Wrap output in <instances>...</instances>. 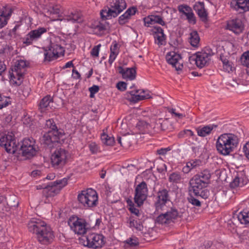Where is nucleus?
Returning a JSON list of instances; mask_svg holds the SVG:
<instances>
[{
  "label": "nucleus",
  "mask_w": 249,
  "mask_h": 249,
  "mask_svg": "<svg viewBox=\"0 0 249 249\" xmlns=\"http://www.w3.org/2000/svg\"><path fill=\"white\" fill-rule=\"evenodd\" d=\"M238 220L241 224L247 225L249 224V212H241L237 215Z\"/></svg>",
  "instance_id": "nucleus-34"
},
{
  "label": "nucleus",
  "mask_w": 249,
  "mask_h": 249,
  "mask_svg": "<svg viewBox=\"0 0 249 249\" xmlns=\"http://www.w3.org/2000/svg\"><path fill=\"white\" fill-rule=\"evenodd\" d=\"M186 18L189 22L196 23V18L192 10L189 14H187Z\"/></svg>",
  "instance_id": "nucleus-56"
},
{
  "label": "nucleus",
  "mask_w": 249,
  "mask_h": 249,
  "mask_svg": "<svg viewBox=\"0 0 249 249\" xmlns=\"http://www.w3.org/2000/svg\"><path fill=\"white\" fill-rule=\"evenodd\" d=\"M169 201V191L166 189L159 190L157 193V200L155 203L156 210H163L165 204Z\"/></svg>",
  "instance_id": "nucleus-20"
},
{
  "label": "nucleus",
  "mask_w": 249,
  "mask_h": 249,
  "mask_svg": "<svg viewBox=\"0 0 249 249\" xmlns=\"http://www.w3.org/2000/svg\"><path fill=\"white\" fill-rule=\"evenodd\" d=\"M130 17L128 16V14L124 13L123 15H121L119 18V23L120 24L123 25L127 22L128 19Z\"/></svg>",
  "instance_id": "nucleus-49"
},
{
  "label": "nucleus",
  "mask_w": 249,
  "mask_h": 249,
  "mask_svg": "<svg viewBox=\"0 0 249 249\" xmlns=\"http://www.w3.org/2000/svg\"><path fill=\"white\" fill-rule=\"evenodd\" d=\"M150 21H153V24L158 23L162 26H164L165 25V22L160 16L150 15Z\"/></svg>",
  "instance_id": "nucleus-40"
},
{
  "label": "nucleus",
  "mask_w": 249,
  "mask_h": 249,
  "mask_svg": "<svg viewBox=\"0 0 249 249\" xmlns=\"http://www.w3.org/2000/svg\"><path fill=\"white\" fill-rule=\"evenodd\" d=\"M27 64L25 61L19 60L16 61L13 68L12 69V72L10 74L11 77L17 79L19 82L16 81V83L19 85L23 79V76L26 72Z\"/></svg>",
  "instance_id": "nucleus-10"
},
{
  "label": "nucleus",
  "mask_w": 249,
  "mask_h": 249,
  "mask_svg": "<svg viewBox=\"0 0 249 249\" xmlns=\"http://www.w3.org/2000/svg\"><path fill=\"white\" fill-rule=\"evenodd\" d=\"M226 28L235 34L241 33L244 28V25L239 18H235L227 21Z\"/></svg>",
  "instance_id": "nucleus-22"
},
{
  "label": "nucleus",
  "mask_w": 249,
  "mask_h": 249,
  "mask_svg": "<svg viewBox=\"0 0 249 249\" xmlns=\"http://www.w3.org/2000/svg\"><path fill=\"white\" fill-rule=\"evenodd\" d=\"M207 185L203 181L193 177L189 182V192L191 195L193 194L195 196H197L199 192L206 187Z\"/></svg>",
  "instance_id": "nucleus-21"
},
{
  "label": "nucleus",
  "mask_w": 249,
  "mask_h": 249,
  "mask_svg": "<svg viewBox=\"0 0 249 249\" xmlns=\"http://www.w3.org/2000/svg\"><path fill=\"white\" fill-rule=\"evenodd\" d=\"M64 49L60 44L51 42L49 50L45 53V60L50 61L57 58L60 55H64Z\"/></svg>",
  "instance_id": "nucleus-13"
},
{
  "label": "nucleus",
  "mask_w": 249,
  "mask_h": 249,
  "mask_svg": "<svg viewBox=\"0 0 249 249\" xmlns=\"http://www.w3.org/2000/svg\"><path fill=\"white\" fill-rule=\"evenodd\" d=\"M63 135V130L48 132L43 135L41 141L44 144L52 147L53 146L52 144L53 143L58 142Z\"/></svg>",
  "instance_id": "nucleus-18"
},
{
  "label": "nucleus",
  "mask_w": 249,
  "mask_h": 249,
  "mask_svg": "<svg viewBox=\"0 0 249 249\" xmlns=\"http://www.w3.org/2000/svg\"><path fill=\"white\" fill-rule=\"evenodd\" d=\"M18 142L14 135L8 133L0 138V146L3 147L6 151L10 154H14L18 149Z\"/></svg>",
  "instance_id": "nucleus-7"
},
{
  "label": "nucleus",
  "mask_w": 249,
  "mask_h": 249,
  "mask_svg": "<svg viewBox=\"0 0 249 249\" xmlns=\"http://www.w3.org/2000/svg\"><path fill=\"white\" fill-rule=\"evenodd\" d=\"M29 230L36 233L37 240L42 244L51 242L54 237L51 228L43 221L31 222L29 225Z\"/></svg>",
  "instance_id": "nucleus-2"
},
{
  "label": "nucleus",
  "mask_w": 249,
  "mask_h": 249,
  "mask_svg": "<svg viewBox=\"0 0 249 249\" xmlns=\"http://www.w3.org/2000/svg\"><path fill=\"white\" fill-rule=\"evenodd\" d=\"M186 137L192 138V139H194V138L195 136L194 132L190 129H186Z\"/></svg>",
  "instance_id": "nucleus-64"
},
{
  "label": "nucleus",
  "mask_w": 249,
  "mask_h": 249,
  "mask_svg": "<svg viewBox=\"0 0 249 249\" xmlns=\"http://www.w3.org/2000/svg\"><path fill=\"white\" fill-rule=\"evenodd\" d=\"M101 139L103 143L107 145H113L115 141L113 137H109L107 134L103 133L101 136Z\"/></svg>",
  "instance_id": "nucleus-35"
},
{
  "label": "nucleus",
  "mask_w": 249,
  "mask_h": 249,
  "mask_svg": "<svg viewBox=\"0 0 249 249\" xmlns=\"http://www.w3.org/2000/svg\"><path fill=\"white\" fill-rule=\"evenodd\" d=\"M201 161L199 160H192L188 162L187 165L189 167H190L192 169L199 165Z\"/></svg>",
  "instance_id": "nucleus-52"
},
{
  "label": "nucleus",
  "mask_w": 249,
  "mask_h": 249,
  "mask_svg": "<svg viewBox=\"0 0 249 249\" xmlns=\"http://www.w3.org/2000/svg\"><path fill=\"white\" fill-rule=\"evenodd\" d=\"M231 7L234 10L240 13L249 11V0H232L231 2Z\"/></svg>",
  "instance_id": "nucleus-23"
},
{
  "label": "nucleus",
  "mask_w": 249,
  "mask_h": 249,
  "mask_svg": "<svg viewBox=\"0 0 249 249\" xmlns=\"http://www.w3.org/2000/svg\"><path fill=\"white\" fill-rule=\"evenodd\" d=\"M131 213L134 214L135 215L138 216L140 214L139 210L136 208L134 205L130 206L129 209Z\"/></svg>",
  "instance_id": "nucleus-59"
},
{
  "label": "nucleus",
  "mask_w": 249,
  "mask_h": 249,
  "mask_svg": "<svg viewBox=\"0 0 249 249\" xmlns=\"http://www.w3.org/2000/svg\"><path fill=\"white\" fill-rule=\"evenodd\" d=\"M46 126L51 129V130L49 131L48 132H52V131H61L62 130H59L57 129V126H56V124L54 123V121L53 119H49L48 120L46 121Z\"/></svg>",
  "instance_id": "nucleus-41"
},
{
  "label": "nucleus",
  "mask_w": 249,
  "mask_h": 249,
  "mask_svg": "<svg viewBox=\"0 0 249 249\" xmlns=\"http://www.w3.org/2000/svg\"><path fill=\"white\" fill-rule=\"evenodd\" d=\"M243 151L247 158L249 160V142H247L243 147Z\"/></svg>",
  "instance_id": "nucleus-61"
},
{
  "label": "nucleus",
  "mask_w": 249,
  "mask_h": 249,
  "mask_svg": "<svg viewBox=\"0 0 249 249\" xmlns=\"http://www.w3.org/2000/svg\"><path fill=\"white\" fill-rule=\"evenodd\" d=\"M126 7L124 0H112L107 9H103L100 12L102 20L117 17Z\"/></svg>",
  "instance_id": "nucleus-3"
},
{
  "label": "nucleus",
  "mask_w": 249,
  "mask_h": 249,
  "mask_svg": "<svg viewBox=\"0 0 249 249\" xmlns=\"http://www.w3.org/2000/svg\"><path fill=\"white\" fill-rule=\"evenodd\" d=\"M167 62L174 67L176 71H181L183 67V61L180 54L175 52H170L166 55Z\"/></svg>",
  "instance_id": "nucleus-16"
},
{
  "label": "nucleus",
  "mask_w": 249,
  "mask_h": 249,
  "mask_svg": "<svg viewBox=\"0 0 249 249\" xmlns=\"http://www.w3.org/2000/svg\"><path fill=\"white\" fill-rule=\"evenodd\" d=\"M171 148L168 147L167 148H161L157 150V153L159 155H164L167 153V152L171 150Z\"/></svg>",
  "instance_id": "nucleus-58"
},
{
  "label": "nucleus",
  "mask_w": 249,
  "mask_h": 249,
  "mask_svg": "<svg viewBox=\"0 0 249 249\" xmlns=\"http://www.w3.org/2000/svg\"><path fill=\"white\" fill-rule=\"evenodd\" d=\"M101 47V45L99 44L96 46H94L91 51V54L93 56L97 57L99 55V48Z\"/></svg>",
  "instance_id": "nucleus-55"
},
{
  "label": "nucleus",
  "mask_w": 249,
  "mask_h": 249,
  "mask_svg": "<svg viewBox=\"0 0 249 249\" xmlns=\"http://www.w3.org/2000/svg\"><path fill=\"white\" fill-rule=\"evenodd\" d=\"M48 187V185L47 186L38 185V186H36V189L40 190V189H43L44 190L43 191V194L44 195H45V196L46 197H47V196L48 195V190H46V187Z\"/></svg>",
  "instance_id": "nucleus-63"
},
{
  "label": "nucleus",
  "mask_w": 249,
  "mask_h": 249,
  "mask_svg": "<svg viewBox=\"0 0 249 249\" xmlns=\"http://www.w3.org/2000/svg\"><path fill=\"white\" fill-rule=\"evenodd\" d=\"M211 175L210 171L208 170H204L200 173L196 175L194 177L198 179L203 181L204 183L207 185L211 178Z\"/></svg>",
  "instance_id": "nucleus-28"
},
{
  "label": "nucleus",
  "mask_w": 249,
  "mask_h": 249,
  "mask_svg": "<svg viewBox=\"0 0 249 249\" xmlns=\"http://www.w3.org/2000/svg\"><path fill=\"white\" fill-rule=\"evenodd\" d=\"M108 25L107 23L104 24L100 22H97L95 23V24L93 25L92 28L95 30H97L98 31L101 32L106 30Z\"/></svg>",
  "instance_id": "nucleus-43"
},
{
  "label": "nucleus",
  "mask_w": 249,
  "mask_h": 249,
  "mask_svg": "<svg viewBox=\"0 0 249 249\" xmlns=\"http://www.w3.org/2000/svg\"><path fill=\"white\" fill-rule=\"evenodd\" d=\"M188 201L192 205L197 207H200L201 205V203L199 200L195 198L192 196H191L190 197L188 198Z\"/></svg>",
  "instance_id": "nucleus-50"
},
{
  "label": "nucleus",
  "mask_w": 249,
  "mask_h": 249,
  "mask_svg": "<svg viewBox=\"0 0 249 249\" xmlns=\"http://www.w3.org/2000/svg\"><path fill=\"white\" fill-rule=\"evenodd\" d=\"M239 143L237 136L232 133H224L218 137L216 147L221 154L227 156L233 152Z\"/></svg>",
  "instance_id": "nucleus-1"
},
{
  "label": "nucleus",
  "mask_w": 249,
  "mask_h": 249,
  "mask_svg": "<svg viewBox=\"0 0 249 249\" xmlns=\"http://www.w3.org/2000/svg\"><path fill=\"white\" fill-rule=\"evenodd\" d=\"M117 88L121 91H124L126 89V84L124 82H119L117 84Z\"/></svg>",
  "instance_id": "nucleus-57"
},
{
  "label": "nucleus",
  "mask_w": 249,
  "mask_h": 249,
  "mask_svg": "<svg viewBox=\"0 0 249 249\" xmlns=\"http://www.w3.org/2000/svg\"><path fill=\"white\" fill-rule=\"evenodd\" d=\"M241 62L243 65L249 67V51L244 53L241 57Z\"/></svg>",
  "instance_id": "nucleus-45"
},
{
  "label": "nucleus",
  "mask_w": 249,
  "mask_h": 249,
  "mask_svg": "<svg viewBox=\"0 0 249 249\" xmlns=\"http://www.w3.org/2000/svg\"><path fill=\"white\" fill-rule=\"evenodd\" d=\"M197 14L202 21H207L208 14L205 8L201 11L197 12Z\"/></svg>",
  "instance_id": "nucleus-48"
},
{
  "label": "nucleus",
  "mask_w": 249,
  "mask_h": 249,
  "mask_svg": "<svg viewBox=\"0 0 249 249\" xmlns=\"http://www.w3.org/2000/svg\"><path fill=\"white\" fill-rule=\"evenodd\" d=\"M53 101V98L50 95H47L41 99L39 106V109L41 112L45 111L50 103Z\"/></svg>",
  "instance_id": "nucleus-30"
},
{
  "label": "nucleus",
  "mask_w": 249,
  "mask_h": 249,
  "mask_svg": "<svg viewBox=\"0 0 249 249\" xmlns=\"http://www.w3.org/2000/svg\"><path fill=\"white\" fill-rule=\"evenodd\" d=\"M137 9L135 7H131L128 8L125 12L126 14H128V16L130 17L131 15H134L136 12Z\"/></svg>",
  "instance_id": "nucleus-60"
},
{
  "label": "nucleus",
  "mask_w": 249,
  "mask_h": 249,
  "mask_svg": "<svg viewBox=\"0 0 249 249\" xmlns=\"http://www.w3.org/2000/svg\"><path fill=\"white\" fill-rule=\"evenodd\" d=\"M178 215V211L175 208H171L165 213L159 215L156 218V222L161 224H169L173 222Z\"/></svg>",
  "instance_id": "nucleus-17"
},
{
  "label": "nucleus",
  "mask_w": 249,
  "mask_h": 249,
  "mask_svg": "<svg viewBox=\"0 0 249 249\" xmlns=\"http://www.w3.org/2000/svg\"><path fill=\"white\" fill-rule=\"evenodd\" d=\"M7 17L5 16L3 11L0 10V28L3 27L7 23Z\"/></svg>",
  "instance_id": "nucleus-46"
},
{
  "label": "nucleus",
  "mask_w": 249,
  "mask_h": 249,
  "mask_svg": "<svg viewBox=\"0 0 249 249\" xmlns=\"http://www.w3.org/2000/svg\"><path fill=\"white\" fill-rule=\"evenodd\" d=\"M178 10L180 13H182L186 17L192 10V8L187 5H180L178 6Z\"/></svg>",
  "instance_id": "nucleus-42"
},
{
  "label": "nucleus",
  "mask_w": 249,
  "mask_h": 249,
  "mask_svg": "<svg viewBox=\"0 0 249 249\" xmlns=\"http://www.w3.org/2000/svg\"><path fill=\"white\" fill-rule=\"evenodd\" d=\"M68 224L76 234L81 235L86 232V223L82 219L72 216L69 218Z\"/></svg>",
  "instance_id": "nucleus-11"
},
{
  "label": "nucleus",
  "mask_w": 249,
  "mask_h": 249,
  "mask_svg": "<svg viewBox=\"0 0 249 249\" xmlns=\"http://www.w3.org/2000/svg\"><path fill=\"white\" fill-rule=\"evenodd\" d=\"M220 59L223 63V69L225 71L228 72L233 71L234 68L232 66V63L230 61L223 55H220Z\"/></svg>",
  "instance_id": "nucleus-31"
},
{
  "label": "nucleus",
  "mask_w": 249,
  "mask_h": 249,
  "mask_svg": "<svg viewBox=\"0 0 249 249\" xmlns=\"http://www.w3.org/2000/svg\"><path fill=\"white\" fill-rule=\"evenodd\" d=\"M47 32V29L45 28H39L37 29L31 31L23 38V43L26 45H30L33 44V42L37 40L39 38L41 35Z\"/></svg>",
  "instance_id": "nucleus-19"
},
{
  "label": "nucleus",
  "mask_w": 249,
  "mask_h": 249,
  "mask_svg": "<svg viewBox=\"0 0 249 249\" xmlns=\"http://www.w3.org/2000/svg\"><path fill=\"white\" fill-rule=\"evenodd\" d=\"M11 104L9 98L0 95V109Z\"/></svg>",
  "instance_id": "nucleus-44"
},
{
  "label": "nucleus",
  "mask_w": 249,
  "mask_h": 249,
  "mask_svg": "<svg viewBox=\"0 0 249 249\" xmlns=\"http://www.w3.org/2000/svg\"><path fill=\"white\" fill-rule=\"evenodd\" d=\"M181 179V175L178 173H172L169 178V181L171 182L178 183Z\"/></svg>",
  "instance_id": "nucleus-39"
},
{
  "label": "nucleus",
  "mask_w": 249,
  "mask_h": 249,
  "mask_svg": "<svg viewBox=\"0 0 249 249\" xmlns=\"http://www.w3.org/2000/svg\"><path fill=\"white\" fill-rule=\"evenodd\" d=\"M69 20H71L73 22L81 23L83 21V17L80 12H76L72 14Z\"/></svg>",
  "instance_id": "nucleus-38"
},
{
  "label": "nucleus",
  "mask_w": 249,
  "mask_h": 249,
  "mask_svg": "<svg viewBox=\"0 0 249 249\" xmlns=\"http://www.w3.org/2000/svg\"><path fill=\"white\" fill-rule=\"evenodd\" d=\"M79 241L85 247L93 249L101 248L105 244V237L102 234L90 233L79 238Z\"/></svg>",
  "instance_id": "nucleus-5"
},
{
  "label": "nucleus",
  "mask_w": 249,
  "mask_h": 249,
  "mask_svg": "<svg viewBox=\"0 0 249 249\" xmlns=\"http://www.w3.org/2000/svg\"><path fill=\"white\" fill-rule=\"evenodd\" d=\"M138 239L136 237H130L125 241V246L126 247L134 248L139 245Z\"/></svg>",
  "instance_id": "nucleus-36"
},
{
  "label": "nucleus",
  "mask_w": 249,
  "mask_h": 249,
  "mask_svg": "<svg viewBox=\"0 0 249 249\" xmlns=\"http://www.w3.org/2000/svg\"><path fill=\"white\" fill-rule=\"evenodd\" d=\"M119 73L122 74L124 79H129L132 80L135 78L136 71L135 68L124 69L122 67H119Z\"/></svg>",
  "instance_id": "nucleus-25"
},
{
  "label": "nucleus",
  "mask_w": 249,
  "mask_h": 249,
  "mask_svg": "<svg viewBox=\"0 0 249 249\" xmlns=\"http://www.w3.org/2000/svg\"><path fill=\"white\" fill-rule=\"evenodd\" d=\"M190 42L191 45L193 47H197L200 38L196 31H193L190 34Z\"/></svg>",
  "instance_id": "nucleus-32"
},
{
  "label": "nucleus",
  "mask_w": 249,
  "mask_h": 249,
  "mask_svg": "<svg viewBox=\"0 0 249 249\" xmlns=\"http://www.w3.org/2000/svg\"><path fill=\"white\" fill-rule=\"evenodd\" d=\"M90 151L92 153H95L97 151V146L95 143H91L89 145Z\"/></svg>",
  "instance_id": "nucleus-62"
},
{
  "label": "nucleus",
  "mask_w": 249,
  "mask_h": 249,
  "mask_svg": "<svg viewBox=\"0 0 249 249\" xmlns=\"http://www.w3.org/2000/svg\"><path fill=\"white\" fill-rule=\"evenodd\" d=\"M240 83V80H237L234 79H229L228 82L227 86L228 88H236L239 85Z\"/></svg>",
  "instance_id": "nucleus-47"
},
{
  "label": "nucleus",
  "mask_w": 249,
  "mask_h": 249,
  "mask_svg": "<svg viewBox=\"0 0 249 249\" xmlns=\"http://www.w3.org/2000/svg\"><path fill=\"white\" fill-rule=\"evenodd\" d=\"M217 127V125L212 124L204 126L196 129L197 135L199 136L204 137L210 134L213 129Z\"/></svg>",
  "instance_id": "nucleus-26"
},
{
  "label": "nucleus",
  "mask_w": 249,
  "mask_h": 249,
  "mask_svg": "<svg viewBox=\"0 0 249 249\" xmlns=\"http://www.w3.org/2000/svg\"><path fill=\"white\" fill-rule=\"evenodd\" d=\"M22 155L30 159L36 155L37 150L35 141L33 138L24 139L20 146Z\"/></svg>",
  "instance_id": "nucleus-9"
},
{
  "label": "nucleus",
  "mask_w": 249,
  "mask_h": 249,
  "mask_svg": "<svg viewBox=\"0 0 249 249\" xmlns=\"http://www.w3.org/2000/svg\"><path fill=\"white\" fill-rule=\"evenodd\" d=\"M211 55L206 52H197L195 55L189 58L191 63H195L198 68H202L206 66L210 60Z\"/></svg>",
  "instance_id": "nucleus-14"
},
{
  "label": "nucleus",
  "mask_w": 249,
  "mask_h": 249,
  "mask_svg": "<svg viewBox=\"0 0 249 249\" xmlns=\"http://www.w3.org/2000/svg\"><path fill=\"white\" fill-rule=\"evenodd\" d=\"M210 195V192L207 189L201 190L200 192H199V195L197 196H200L203 199H207L208 198Z\"/></svg>",
  "instance_id": "nucleus-54"
},
{
  "label": "nucleus",
  "mask_w": 249,
  "mask_h": 249,
  "mask_svg": "<svg viewBox=\"0 0 249 249\" xmlns=\"http://www.w3.org/2000/svg\"><path fill=\"white\" fill-rule=\"evenodd\" d=\"M129 226L130 227H134L137 230L141 231L143 230V226L141 222H138L136 219H133V217L130 218L129 222Z\"/></svg>",
  "instance_id": "nucleus-37"
},
{
  "label": "nucleus",
  "mask_w": 249,
  "mask_h": 249,
  "mask_svg": "<svg viewBox=\"0 0 249 249\" xmlns=\"http://www.w3.org/2000/svg\"><path fill=\"white\" fill-rule=\"evenodd\" d=\"M132 136L129 133L123 135L122 137L118 136L117 141L121 146L124 147H128L131 145Z\"/></svg>",
  "instance_id": "nucleus-27"
},
{
  "label": "nucleus",
  "mask_w": 249,
  "mask_h": 249,
  "mask_svg": "<svg viewBox=\"0 0 249 249\" xmlns=\"http://www.w3.org/2000/svg\"><path fill=\"white\" fill-rule=\"evenodd\" d=\"M99 90V87L96 85H93L91 87L89 88V91L90 92V97L92 98L94 97V94L98 92Z\"/></svg>",
  "instance_id": "nucleus-53"
},
{
  "label": "nucleus",
  "mask_w": 249,
  "mask_h": 249,
  "mask_svg": "<svg viewBox=\"0 0 249 249\" xmlns=\"http://www.w3.org/2000/svg\"><path fill=\"white\" fill-rule=\"evenodd\" d=\"M146 91L143 89H138L127 92L124 98L128 101L135 103L140 101L151 98L149 93L145 94Z\"/></svg>",
  "instance_id": "nucleus-12"
},
{
  "label": "nucleus",
  "mask_w": 249,
  "mask_h": 249,
  "mask_svg": "<svg viewBox=\"0 0 249 249\" xmlns=\"http://www.w3.org/2000/svg\"><path fill=\"white\" fill-rule=\"evenodd\" d=\"M77 199L79 202L86 209L94 207L98 204L97 193L91 188L82 191L78 195Z\"/></svg>",
  "instance_id": "nucleus-4"
},
{
  "label": "nucleus",
  "mask_w": 249,
  "mask_h": 249,
  "mask_svg": "<svg viewBox=\"0 0 249 249\" xmlns=\"http://www.w3.org/2000/svg\"><path fill=\"white\" fill-rule=\"evenodd\" d=\"M69 154L68 152L63 148L56 149L51 156L52 166L56 169L63 167L67 162Z\"/></svg>",
  "instance_id": "nucleus-6"
},
{
  "label": "nucleus",
  "mask_w": 249,
  "mask_h": 249,
  "mask_svg": "<svg viewBox=\"0 0 249 249\" xmlns=\"http://www.w3.org/2000/svg\"><path fill=\"white\" fill-rule=\"evenodd\" d=\"M204 4L203 2H197L194 5L193 8L196 12L201 11L204 8Z\"/></svg>",
  "instance_id": "nucleus-51"
},
{
  "label": "nucleus",
  "mask_w": 249,
  "mask_h": 249,
  "mask_svg": "<svg viewBox=\"0 0 249 249\" xmlns=\"http://www.w3.org/2000/svg\"><path fill=\"white\" fill-rule=\"evenodd\" d=\"M151 31L155 34L154 37L157 41V43L159 45H164L165 44L166 36L161 27L155 26L152 29Z\"/></svg>",
  "instance_id": "nucleus-24"
},
{
  "label": "nucleus",
  "mask_w": 249,
  "mask_h": 249,
  "mask_svg": "<svg viewBox=\"0 0 249 249\" xmlns=\"http://www.w3.org/2000/svg\"><path fill=\"white\" fill-rule=\"evenodd\" d=\"M110 54L108 60V62L111 64L115 59L119 53L118 45L116 41H114L110 48Z\"/></svg>",
  "instance_id": "nucleus-29"
},
{
  "label": "nucleus",
  "mask_w": 249,
  "mask_h": 249,
  "mask_svg": "<svg viewBox=\"0 0 249 249\" xmlns=\"http://www.w3.org/2000/svg\"><path fill=\"white\" fill-rule=\"evenodd\" d=\"M148 188L147 184L144 181L136 186L135 189L134 202L138 207L143 205L148 196Z\"/></svg>",
  "instance_id": "nucleus-8"
},
{
  "label": "nucleus",
  "mask_w": 249,
  "mask_h": 249,
  "mask_svg": "<svg viewBox=\"0 0 249 249\" xmlns=\"http://www.w3.org/2000/svg\"><path fill=\"white\" fill-rule=\"evenodd\" d=\"M247 183V180H244L243 178H240L238 177H236L232 182L230 183V187L232 188H235L237 187H242Z\"/></svg>",
  "instance_id": "nucleus-33"
},
{
  "label": "nucleus",
  "mask_w": 249,
  "mask_h": 249,
  "mask_svg": "<svg viewBox=\"0 0 249 249\" xmlns=\"http://www.w3.org/2000/svg\"><path fill=\"white\" fill-rule=\"evenodd\" d=\"M67 182L68 178H65L49 183L48 187H46V190H48L47 197L53 196L57 194L60 190L67 184Z\"/></svg>",
  "instance_id": "nucleus-15"
}]
</instances>
